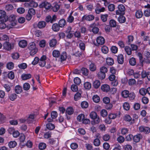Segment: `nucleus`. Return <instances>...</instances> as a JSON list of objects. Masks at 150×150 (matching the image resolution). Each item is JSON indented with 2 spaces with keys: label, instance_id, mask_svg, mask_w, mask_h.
Instances as JSON below:
<instances>
[{
  "label": "nucleus",
  "instance_id": "1",
  "mask_svg": "<svg viewBox=\"0 0 150 150\" xmlns=\"http://www.w3.org/2000/svg\"><path fill=\"white\" fill-rule=\"evenodd\" d=\"M16 18V16L13 14L11 15L8 17V23L7 25L8 29L13 28L16 25L17 22Z\"/></svg>",
  "mask_w": 150,
  "mask_h": 150
},
{
  "label": "nucleus",
  "instance_id": "2",
  "mask_svg": "<svg viewBox=\"0 0 150 150\" xmlns=\"http://www.w3.org/2000/svg\"><path fill=\"white\" fill-rule=\"evenodd\" d=\"M28 48L30 51V54L31 55L35 54L38 51V49L36 44L34 42L30 43L28 46Z\"/></svg>",
  "mask_w": 150,
  "mask_h": 150
},
{
  "label": "nucleus",
  "instance_id": "3",
  "mask_svg": "<svg viewBox=\"0 0 150 150\" xmlns=\"http://www.w3.org/2000/svg\"><path fill=\"white\" fill-rule=\"evenodd\" d=\"M8 20V17L6 12L4 10H0V21L3 22H6Z\"/></svg>",
  "mask_w": 150,
  "mask_h": 150
},
{
  "label": "nucleus",
  "instance_id": "4",
  "mask_svg": "<svg viewBox=\"0 0 150 150\" xmlns=\"http://www.w3.org/2000/svg\"><path fill=\"white\" fill-rule=\"evenodd\" d=\"M118 10L116 11V13L117 15H123L124 14L125 8L123 5L120 4L117 7Z\"/></svg>",
  "mask_w": 150,
  "mask_h": 150
},
{
  "label": "nucleus",
  "instance_id": "5",
  "mask_svg": "<svg viewBox=\"0 0 150 150\" xmlns=\"http://www.w3.org/2000/svg\"><path fill=\"white\" fill-rule=\"evenodd\" d=\"M24 5L27 7L36 8L38 6V4L33 0L29 2H26L24 4Z\"/></svg>",
  "mask_w": 150,
  "mask_h": 150
},
{
  "label": "nucleus",
  "instance_id": "6",
  "mask_svg": "<svg viewBox=\"0 0 150 150\" xmlns=\"http://www.w3.org/2000/svg\"><path fill=\"white\" fill-rule=\"evenodd\" d=\"M51 6V4L46 1L43 2L39 5L40 8H44L46 9H50Z\"/></svg>",
  "mask_w": 150,
  "mask_h": 150
},
{
  "label": "nucleus",
  "instance_id": "7",
  "mask_svg": "<svg viewBox=\"0 0 150 150\" xmlns=\"http://www.w3.org/2000/svg\"><path fill=\"white\" fill-rule=\"evenodd\" d=\"M13 47V44L9 42H6L3 45V47L4 49L7 50H10Z\"/></svg>",
  "mask_w": 150,
  "mask_h": 150
},
{
  "label": "nucleus",
  "instance_id": "8",
  "mask_svg": "<svg viewBox=\"0 0 150 150\" xmlns=\"http://www.w3.org/2000/svg\"><path fill=\"white\" fill-rule=\"evenodd\" d=\"M94 16L92 15H85L83 16L82 18L83 21L86 20L87 21H91L94 19Z\"/></svg>",
  "mask_w": 150,
  "mask_h": 150
},
{
  "label": "nucleus",
  "instance_id": "9",
  "mask_svg": "<svg viewBox=\"0 0 150 150\" xmlns=\"http://www.w3.org/2000/svg\"><path fill=\"white\" fill-rule=\"evenodd\" d=\"M139 130L141 132H143L146 133L150 132V128L148 127L141 126L139 127Z\"/></svg>",
  "mask_w": 150,
  "mask_h": 150
},
{
  "label": "nucleus",
  "instance_id": "10",
  "mask_svg": "<svg viewBox=\"0 0 150 150\" xmlns=\"http://www.w3.org/2000/svg\"><path fill=\"white\" fill-rule=\"evenodd\" d=\"M101 89L103 92H107L110 90V87L108 84H103L101 86Z\"/></svg>",
  "mask_w": 150,
  "mask_h": 150
},
{
  "label": "nucleus",
  "instance_id": "11",
  "mask_svg": "<svg viewBox=\"0 0 150 150\" xmlns=\"http://www.w3.org/2000/svg\"><path fill=\"white\" fill-rule=\"evenodd\" d=\"M96 42L98 45H102L104 43L105 40L103 37L100 36L97 38Z\"/></svg>",
  "mask_w": 150,
  "mask_h": 150
},
{
  "label": "nucleus",
  "instance_id": "12",
  "mask_svg": "<svg viewBox=\"0 0 150 150\" xmlns=\"http://www.w3.org/2000/svg\"><path fill=\"white\" fill-rule=\"evenodd\" d=\"M27 41L24 40H21L18 43L19 46L21 48L25 47L27 46Z\"/></svg>",
  "mask_w": 150,
  "mask_h": 150
},
{
  "label": "nucleus",
  "instance_id": "13",
  "mask_svg": "<svg viewBox=\"0 0 150 150\" xmlns=\"http://www.w3.org/2000/svg\"><path fill=\"white\" fill-rule=\"evenodd\" d=\"M53 56L55 58H58L60 55V51L57 50H54L52 52Z\"/></svg>",
  "mask_w": 150,
  "mask_h": 150
},
{
  "label": "nucleus",
  "instance_id": "14",
  "mask_svg": "<svg viewBox=\"0 0 150 150\" xmlns=\"http://www.w3.org/2000/svg\"><path fill=\"white\" fill-rule=\"evenodd\" d=\"M57 41L56 39H52L49 42V46L51 47H54L57 44Z\"/></svg>",
  "mask_w": 150,
  "mask_h": 150
},
{
  "label": "nucleus",
  "instance_id": "15",
  "mask_svg": "<svg viewBox=\"0 0 150 150\" xmlns=\"http://www.w3.org/2000/svg\"><path fill=\"white\" fill-rule=\"evenodd\" d=\"M105 10V8L104 7L100 8L97 5L96 6L95 10V12L97 14H99L101 12H103Z\"/></svg>",
  "mask_w": 150,
  "mask_h": 150
},
{
  "label": "nucleus",
  "instance_id": "16",
  "mask_svg": "<svg viewBox=\"0 0 150 150\" xmlns=\"http://www.w3.org/2000/svg\"><path fill=\"white\" fill-rule=\"evenodd\" d=\"M93 120L91 122V123L93 125L99 124L101 121V119L98 116L95 118V119Z\"/></svg>",
  "mask_w": 150,
  "mask_h": 150
},
{
  "label": "nucleus",
  "instance_id": "17",
  "mask_svg": "<svg viewBox=\"0 0 150 150\" xmlns=\"http://www.w3.org/2000/svg\"><path fill=\"white\" fill-rule=\"evenodd\" d=\"M46 25V23L44 21H40L38 22V27L40 29H42L44 28Z\"/></svg>",
  "mask_w": 150,
  "mask_h": 150
},
{
  "label": "nucleus",
  "instance_id": "18",
  "mask_svg": "<svg viewBox=\"0 0 150 150\" xmlns=\"http://www.w3.org/2000/svg\"><path fill=\"white\" fill-rule=\"evenodd\" d=\"M52 29L55 32H57L59 30L60 27L57 24L54 23L52 25Z\"/></svg>",
  "mask_w": 150,
  "mask_h": 150
},
{
  "label": "nucleus",
  "instance_id": "19",
  "mask_svg": "<svg viewBox=\"0 0 150 150\" xmlns=\"http://www.w3.org/2000/svg\"><path fill=\"white\" fill-rule=\"evenodd\" d=\"M117 60L119 64H122L124 62V57L123 55L121 54H119L117 57Z\"/></svg>",
  "mask_w": 150,
  "mask_h": 150
},
{
  "label": "nucleus",
  "instance_id": "20",
  "mask_svg": "<svg viewBox=\"0 0 150 150\" xmlns=\"http://www.w3.org/2000/svg\"><path fill=\"white\" fill-rule=\"evenodd\" d=\"M15 91L17 94L20 93L22 91V88L19 85H17L15 87Z\"/></svg>",
  "mask_w": 150,
  "mask_h": 150
},
{
  "label": "nucleus",
  "instance_id": "21",
  "mask_svg": "<svg viewBox=\"0 0 150 150\" xmlns=\"http://www.w3.org/2000/svg\"><path fill=\"white\" fill-rule=\"evenodd\" d=\"M100 83L98 80H97L95 81L93 83V86L95 88H98L100 86Z\"/></svg>",
  "mask_w": 150,
  "mask_h": 150
},
{
  "label": "nucleus",
  "instance_id": "22",
  "mask_svg": "<svg viewBox=\"0 0 150 150\" xmlns=\"http://www.w3.org/2000/svg\"><path fill=\"white\" fill-rule=\"evenodd\" d=\"M139 92L141 95L144 96L147 93V89L144 88H141L139 90Z\"/></svg>",
  "mask_w": 150,
  "mask_h": 150
},
{
  "label": "nucleus",
  "instance_id": "23",
  "mask_svg": "<svg viewBox=\"0 0 150 150\" xmlns=\"http://www.w3.org/2000/svg\"><path fill=\"white\" fill-rule=\"evenodd\" d=\"M107 64L109 65H112L114 63L113 59L111 58L108 57L106 59Z\"/></svg>",
  "mask_w": 150,
  "mask_h": 150
},
{
  "label": "nucleus",
  "instance_id": "24",
  "mask_svg": "<svg viewBox=\"0 0 150 150\" xmlns=\"http://www.w3.org/2000/svg\"><path fill=\"white\" fill-rule=\"evenodd\" d=\"M66 113L69 115L72 114L74 112V110L71 107L68 108L66 110Z\"/></svg>",
  "mask_w": 150,
  "mask_h": 150
},
{
  "label": "nucleus",
  "instance_id": "25",
  "mask_svg": "<svg viewBox=\"0 0 150 150\" xmlns=\"http://www.w3.org/2000/svg\"><path fill=\"white\" fill-rule=\"evenodd\" d=\"M121 95L123 97L127 98L129 96V92L127 90H124L122 92Z\"/></svg>",
  "mask_w": 150,
  "mask_h": 150
},
{
  "label": "nucleus",
  "instance_id": "26",
  "mask_svg": "<svg viewBox=\"0 0 150 150\" xmlns=\"http://www.w3.org/2000/svg\"><path fill=\"white\" fill-rule=\"evenodd\" d=\"M89 69L92 71H95L96 69V65L93 63H91L89 65Z\"/></svg>",
  "mask_w": 150,
  "mask_h": 150
},
{
  "label": "nucleus",
  "instance_id": "27",
  "mask_svg": "<svg viewBox=\"0 0 150 150\" xmlns=\"http://www.w3.org/2000/svg\"><path fill=\"white\" fill-rule=\"evenodd\" d=\"M66 23V21L64 19H61L59 22V26L60 27H63L65 25Z\"/></svg>",
  "mask_w": 150,
  "mask_h": 150
},
{
  "label": "nucleus",
  "instance_id": "28",
  "mask_svg": "<svg viewBox=\"0 0 150 150\" xmlns=\"http://www.w3.org/2000/svg\"><path fill=\"white\" fill-rule=\"evenodd\" d=\"M118 20L120 23H124L125 21V18L122 15H121L118 18Z\"/></svg>",
  "mask_w": 150,
  "mask_h": 150
},
{
  "label": "nucleus",
  "instance_id": "29",
  "mask_svg": "<svg viewBox=\"0 0 150 150\" xmlns=\"http://www.w3.org/2000/svg\"><path fill=\"white\" fill-rule=\"evenodd\" d=\"M17 145L16 142L15 141L10 142L8 144V146L10 148H13L15 147Z\"/></svg>",
  "mask_w": 150,
  "mask_h": 150
},
{
  "label": "nucleus",
  "instance_id": "30",
  "mask_svg": "<svg viewBox=\"0 0 150 150\" xmlns=\"http://www.w3.org/2000/svg\"><path fill=\"white\" fill-rule=\"evenodd\" d=\"M108 112L105 109L102 110L100 112V115L103 117H105L108 115Z\"/></svg>",
  "mask_w": 150,
  "mask_h": 150
},
{
  "label": "nucleus",
  "instance_id": "31",
  "mask_svg": "<svg viewBox=\"0 0 150 150\" xmlns=\"http://www.w3.org/2000/svg\"><path fill=\"white\" fill-rule=\"evenodd\" d=\"M60 59L62 61H64L67 58V55L66 53L65 52H63L61 54H60Z\"/></svg>",
  "mask_w": 150,
  "mask_h": 150
},
{
  "label": "nucleus",
  "instance_id": "32",
  "mask_svg": "<svg viewBox=\"0 0 150 150\" xmlns=\"http://www.w3.org/2000/svg\"><path fill=\"white\" fill-rule=\"evenodd\" d=\"M31 75L30 74H23L22 75L21 77L23 80H26L31 77Z\"/></svg>",
  "mask_w": 150,
  "mask_h": 150
},
{
  "label": "nucleus",
  "instance_id": "33",
  "mask_svg": "<svg viewBox=\"0 0 150 150\" xmlns=\"http://www.w3.org/2000/svg\"><path fill=\"white\" fill-rule=\"evenodd\" d=\"M98 76L99 79H103L105 78V74L100 71L98 74Z\"/></svg>",
  "mask_w": 150,
  "mask_h": 150
},
{
  "label": "nucleus",
  "instance_id": "34",
  "mask_svg": "<svg viewBox=\"0 0 150 150\" xmlns=\"http://www.w3.org/2000/svg\"><path fill=\"white\" fill-rule=\"evenodd\" d=\"M85 115L84 114H81L79 115L77 117V120L80 122H82L85 118Z\"/></svg>",
  "mask_w": 150,
  "mask_h": 150
},
{
  "label": "nucleus",
  "instance_id": "35",
  "mask_svg": "<svg viewBox=\"0 0 150 150\" xmlns=\"http://www.w3.org/2000/svg\"><path fill=\"white\" fill-rule=\"evenodd\" d=\"M143 16L142 12L140 11H137L135 13V16L137 18H139L142 17Z\"/></svg>",
  "mask_w": 150,
  "mask_h": 150
},
{
  "label": "nucleus",
  "instance_id": "36",
  "mask_svg": "<svg viewBox=\"0 0 150 150\" xmlns=\"http://www.w3.org/2000/svg\"><path fill=\"white\" fill-rule=\"evenodd\" d=\"M90 118L92 119H95V118L98 116L97 113L95 112H91L90 114Z\"/></svg>",
  "mask_w": 150,
  "mask_h": 150
},
{
  "label": "nucleus",
  "instance_id": "37",
  "mask_svg": "<svg viewBox=\"0 0 150 150\" xmlns=\"http://www.w3.org/2000/svg\"><path fill=\"white\" fill-rule=\"evenodd\" d=\"M100 144V141L98 138L95 139L93 141L94 145L96 146H99Z\"/></svg>",
  "mask_w": 150,
  "mask_h": 150
},
{
  "label": "nucleus",
  "instance_id": "38",
  "mask_svg": "<svg viewBox=\"0 0 150 150\" xmlns=\"http://www.w3.org/2000/svg\"><path fill=\"white\" fill-rule=\"evenodd\" d=\"M46 127L47 128L50 130H52L55 128L54 125L51 123L47 124L46 125Z\"/></svg>",
  "mask_w": 150,
  "mask_h": 150
},
{
  "label": "nucleus",
  "instance_id": "39",
  "mask_svg": "<svg viewBox=\"0 0 150 150\" xmlns=\"http://www.w3.org/2000/svg\"><path fill=\"white\" fill-rule=\"evenodd\" d=\"M91 83L88 82H86L84 84V87L86 89L89 90L91 88Z\"/></svg>",
  "mask_w": 150,
  "mask_h": 150
},
{
  "label": "nucleus",
  "instance_id": "40",
  "mask_svg": "<svg viewBox=\"0 0 150 150\" xmlns=\"http://www.w3.org/2000/svg\"><path fill=\"white\" fill-rule=\"evenodd\" d=\"M108 15L107 14H102L101 15L100 17L102 21L103 22L107 21Z\"/></svg>",
  "mask_w": 150,
  "mask_h": 150
},
{
  "label": "nucleus",
  "instance_id": "41",
  "mask_svg": "<svg viewBox=\"0 0 150 150\" xmlns=\"http://www.w3.org/2000/svg\"><path fill=\"white\" fill-rule=\"evenodd\" d=\"M17 95L15 93H13L10 95L9 96V99L11 101L14 100L17 98Z\"/></svg>",
  "mask_w": 150,
  "mask_h": 150
},
{
  "label": "nucleus",
  "instance_id": "42",
  "mask_svg": "<svg viewBox=\"0 0 150 150\" xmlns=\"http://www.w3.org/2000/svg\"><path fill=\"white\" fill-rule=\"evenodd\" d=\"M28 13L32 16L34 15L36 13L35 10L33 8H30L28 10Z\"/></svg>",
  "mask_w": 150,
  "mask_h": 150
},
{
  "label": "nucleus",
  "instance_id": "43",
  "mask_svg": "<svg viewBox=\"0 0 150 150\" xmlns=\"http://www.w3.org/2000/svg\"><path fill=\"white\" fill-rule=\"evenodd\" d=\"M142 101L143 104H146L148 103L149 100L148 98L143 96L142 98Z\"/></svg>",
  "mask_w": 150,
  "mask_h": 150
},
{
  "label": "nucleus",
  "instance_id": "44",
  "mask_svg": "<svg viewBox=\"0 0 150 150\" xmlns=\"http://www.w3.org/2000/svg\"><path fill=\"white\" fill-rule=\"evenodd\" d=\"M88 106V103L86 101H83L81 103V106L83 108H87Z\"/></svg>",
  "mask_w": 150,
  "mask_h": 150
},
{
  "label": "nucleus",
  "instance_id": "45",
  "mask_svg": "<svg viewBox=\"0 0 150 150\" xmlns=\"http://www.w3.org/2000/svg\"><path fill=\"white\" fill-rule=\"evenodd\" d=\"M123 107L125 110H129L130 108L129 103L127 102H125L123 104Z\"/></svg>",
  "mask_w": 150,
  "mask_h": 150
},
{
  "label": "nucleus",
  "instance_id": "46",
  "mask_svg": "<svg viewBox=\"0 0 150 150\" xmlns=\"http://www.w3.org/2000/svg\"><path fill=\"white\" fill-rule=\"evenodd\" d=\"M125 50L128 55H130L131 54V50L129 47L127 46H126L125 48Z\"/></svg>",
  "mask_w": 150,
  "mask_h": 150
},
{
  "label": "nucleus",
  "instance_id": "47",
  "mask_svg": "<svg viewBox=\"0 0 150 150\" xmlns=\"http://www.w3.org/2000/svg\"><path fill=\"white\" fill-rule=\"evenodd\" d=\"M81 73L85 76H87L88 74V70L85 68H82L81 70Z\"/></svg>",
  "mask_w": 150,
  "mask_h": 150
},
{
  "label": "nucleus",
  "instance_id": "48",
  "mask_svg": "<svg viewBox=\"0 0 150 150\" xmlns=\"http://www.w3.org/2000/svg\"><path fill=\"white\" fill-rule=\"evenodd\" d=\"M130 64L132 66H134L136 64V62L135 59L133 57L131 58L129 61Z\"/></svg>",
  "mask_w": 150,
  "mask_h": 150
},
{
  "label": "nucleus",
  "instance_id": "49",
  "mask_svg": "<svg viewBox=\"0 0 150 150\" xmlns=\"http://www.w3.org/2000/svg\"><path fill=\"white\" fill-rule=\"evenodd\" d=\"M34 118V115L33 114L30 115L28 118L26 119L27 121L30 122L33 121Z\"/></svg>",
  "mask_w": 150,
  "mask_h": 150
},
{
  "label": "nucleus",
  "instance_id": "50",
  "mask_svg": "<svg viewBox=\"0 0 150 150\" xmlns=\"http://www.w3.org/2000/svg\"><path fill=\"white\" fill-rule=\"evenodd\" d=\"M93 101L95 103L98 102L100 100V98L97 95H95L93 97Z\"/></svg>",
  "mask_w": 150,
  "mask_h": 150
},
{
  "label": "nucleus",
  "instance_id": "51",
  "mask_svg": "<svg viewBox=\"0 0 150 150\" xmlns=\"http://www.w3.org/2000/svg\"><path fill=\"white\" fill-rule=\"evenodd\" d=\"M101 51L104 54H107L108 51V47L105 46H103L101 48Z\"/></svg>",
  "mask_w": 150,
  "mask_h": 150
},
{
  "label": "nucleus",
  "instance_id": "52",
  "mask_svg": "<svg viewBox=\"0 0 150 150\" xmlns=\"http://www.w3.org/2000/svg\"><path fill=\"white\" fill-rule=\"evenodd\" d=\"M40 46L41 47H44L45 46L46 42L45 40H41L39 42Z\"/></svg>",
  "mask_w": 150,
  "mask_h": 150
},
{
  "label": "nucleus",
  "instance_id": "53",
  "mask_svg": "<svg viewBox=\"0 0 150 150\" xmlns=\"http://www.w3.org/2000/svg\"><path fill=\"white\" fill-rule=\"evenodd\" d=\"M81 95L80 93H77L74 95V99L75 101H77L80 99Z\"/></svg>",
  "mask_w": 150,
  "mask_h": 150
},
{
  "label": "nucleus",
  "instance_id": "54",
  "mask_svg": "<svg viewBox=\"0 0 150 150\" xmlns=\"http://www.w3.org/2000/svg\"><path fill=\"white\" fill-rule=\"evenodd\" d=\"M140 137L139 135H137L134 136L133 139L134 142H139L140 139Z\"/></svg>",
  "mask_w": 150,
  "mask_h": 150
},
{
  "label": "nucleus",
  "instance_id": "55",
  "mask_svg": "<svg viewBox=\"0 0 150 150\" xmlns=\"http://www.w3.org/2000/svg\"><path fill=\"white\" fill-rule=\"evenodd\" d=\"M25 9L23 7L19 8L17 9V12L20 14H22L24 13L25 12Z\"/></svg>",
  "mask_w": 150,
  "mask_h": 150
},
{
  "label": "nucleus",
  "instance_id": "56",
  "mask_svg": "<svg viewBox=\"0 0 150 150\" xmlns=\"http://www.w3.org/2000/svg\"><path fill=\"white\" fill-rule=\"evenodd\" d=\"M46 147V144L44 143H40L39 145V148L41 150H43L45 149Z\"/></svg>",
  "mask_w": 150,
  "mask_h": 150
},
{
  "label": "nucleus",
  "instance_id": "57",
  "mask_svg": "<svg viewBox=\"0 0 150 150\" xmlns=\"http://www.w3.org/2000/svg\"><path fill=\"white\" fill-rule=\"evenodd\" d=\"M71 89L73 92H76L78 90V87L76 85L73 84L71 86Z\"/></svg>",
  "mask_w": 150,
  "mask_h": 150
},
{
  "label": "nucleus",
  "instance_id": "58",
  "mask_svg": "<svg viewBox=\"0 0 150 150\" xmlns=\"http://www.w3.org/2000/svg\"><path fill=\"white\" fill-rule=\"evenodd\" d=\"M15 77L14 73L12 71H11L8 73V77L10 79H13Z\"/></svg>",
  "mask_w": 150,
  "mask_h": 150
},
{
  "label": "nucleus",
  "instance_id": "59",
  "mask_svg": "<svg viewBox=\"0 0 150 150\" xmlns=\"http://www.w3.org/2000/svg\"><path fill=\"white\" fill-rule=\"evenodd\" d=\"M14 67V64L12 62H9L7 64V67L9 69H11Z\"/></svg>",
  "mask_w": 150,
  "mask_h": 150
},
{
  "label": "nucleus",
  "instance_id": "60",
  "mask_svg": "<svg viewBox=\"0 0 150 150\" xmlns=\"http://www.w3.org/2000/svg\"><path fill=\"white\" fill-rule=\"evenodd\" d=\"M74 83L76 84L79 85L81 83V80L78 77L75 78L74 80Z\"/></svg>",
  "mask_w": 150,
  "mask_h": 150
},
{
  "label": "nucleus",
  "instance_id": "61",
  "mask_svg": "<svg viewBox=\"0 0 150 150\" xmlns=\"http://www.w3.org/2000/svg\"><path fill=\"white\" fill-rule=\"evenodd\" d=\"M107 71V69L105 67H102L100 68V72L105 74Z\"/></svg>",
  "mask_w": 150,
  "mask_h": 150
},
{
  "label": "nucleus",
  "instance_id": "62",
  "mask_svg": "<svg viewBox=\"0 0 150 150\" xmlns=\"http://www.w3.org/2000/svg\"><path fill=\"white\" fill-rule=\"evenodd\" d=\"M117 115L116 114L114 113H110L108 115V117L111 120L114 119H115L117 117Z\"/></svg>",
  "mask_w": 150,
  "mask_h": 150
},
{
  "label": "nucleus",
  "instance_id": "63",
  "mask_svg": "<svg viewBox=\"0 0 150 150\" xmlns=\"http://www.w3.org/2000/svg\"><path fill=\"white\" fill-rule=\"evenodd\" d=\"M30 84L28 83H25L23 85V88L24 90H28L30 88Z\"/></svg>",
  "mask_w": 150,
  "mask_h": 150
},
{
  "label": "nucleus",
  "instance_id": "64",
  "mask_svg": "<svg viewBox=\"0 0 150 150\" xmlns=\"http://www.w3.org/2000/svg\"><path fill=\"white\" fill-rule=\"evenodd\" d=\"M144 14L146 17H149L150 16V9H146L144 12Z\"/></svg>",
  "mask_w": 150,
  "mask_h": 150
}]
</instances>
